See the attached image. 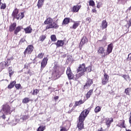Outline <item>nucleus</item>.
Wrapping results in <instances>:
<instances>
[{
	"label": "nucleus",
	"instance_id": "obj_1",
	"mask_svg": "<svg viewBox=\"0 0 131 131\" xmlns=\"http://www.w3.org/2000/svg\"><path fill=\"white\" fill-rule=\"evenodd\" d=\"M90 110L91 108H88V109L84 110L80 114L78 117V122L77 124V128L79 130H82L84 128V124L83 123L86 116L90 113Z\"/></svg>",
	"mask_w": 131,
	"mask_h": 131
},
{
	"label": "nucleus",
	"instance_id": "obj_2",
	"mask_svg": "<svg viewBox=\"0 0 131 131\" xmlns=\"http://www.w3.org/2000/svg\"><path fill=\"white\" fill-rule=\"evenodd\" d=\"M44 24L47 25L46 27L45 30H48L49 29H58L59 28V25L58 23L54 22L53 18L51 17L47 18L44 21Z\"/></svg>",
	"mask_w": 131,
	"mask_h": 131
},
{
	"label": "nucleus",
	"instance_id": "obj_3",
	"mask_svg": "<svg viewBox=\"0 0 131 131\" xmlns=\"http://www.w3.org/2000/svg\"><path fill=\"white\" fill-rule=\"evenodd\" d=\"M1 112L4 113L5 115H11L12 111H11V106L9 105V103L6 102L2 106Z\"/></svg>",
	"mask_w": 131,
	"mask_h": 131
},
{
	"label": "nucleus",
	"instance_id": "obj_4",
	"mask_svg": "<svg viewBox=\"0 0 131 131\" xmlns=\"http://www.w3.org/2000/svg\"><path fill=\"white\" fill-rule=\"evenodd\" d=\"M77 72L78 74L76 75V76L77 78L83 76V75H84V73L85 72V63L79 64L77 69Z\"/></svg>",
	"mask_w": 131,
	"mask_h": 131
},
{
	"label": "nucleus",
	"instance_id": "obj_5",
	"mask_svg": "<svg viewBox=\"0 0 131 131\" xmlns=\"http://www.w3.org/2000/svg\"><path fill=\"white\" fill-rule=\"evenodd\" d=\"M60 73V68L57 67H55L52 74V77L54 80H56V79H58V78H60V77H61Z\"/></svg>",
	"mask_w": 131,
	"mask_h": 131
},
{
	"label": "nucleus",
	"instance_id": "obj_6",
	"mask_svg": "<svg viewBox=\"0 0 131 131\" xmlns=\"http://www.w3.org/2000/svg\"><path fill=\"white\" fill-rule=\"evenodd\" d=\"M113 50V43H111L110 45L107 46V49H106V52L104 53L103 55H101V57L102 59H105L106 57V56H108V55H110V54H111L112 53V51Z\"/></svg>",
	"mask_w": 131,
	"mask_h": 131
},
{
	"label": "nucleus",
	"instance_id": "obj_7",
	"mask_svg": "<svg viewBox=\"0 0 131 131\" xmlns=\"http://www.w3.org/2000/svg\"><path fill=\"white\" fill-rule=\"evenodd\" d=\"M33 50H34V47L33 45H28L24 52V55L25 56H26V55H31V54H32V52H33Z\"/></svg>",
	"mask_w": 131,
	"mask_h": 131
},
{
	"label": "nucleus",
	"instance_id": "obj_8",
	"mask_svg": "<svg viewBox=\"0 0 131 131\" xmlns=\"http://www.w3.org/2000/svg\"><path fill=\"white\" fill-rule=\"evenodd\" d=\"M11 65V59H7L6 61H2L0 62V68L1 69H5L6 67H8Z\"/></svg>",
	"mask_w": 131,
	"mask_h": 131
},
{
	"label": "nucleus",
	"instance_id": "obj_9",
	"mask_svg": "<svg viewBox=\"0 0 131 131\" xmlns=\"http://www.w3.org/2000/svg\"><path fill=\"white\" fill-rule=\"evenodd\" d=\"M103 72H104L103 77L102 78V81L101 83L103 84V85H105V84H107L108 82H109V75L106 73V72L105 70H103Z\"/></svg>",
	"mask_w": 131,
	"mask_h": 131
},
{
	"label": "nucleus",
	"instance_id": "obj_10",
	"mask_svg": "<svg viewBox=\"0 0 131 131\" xmlns=\"http://www.w3.org/2000/svg\"><path fill=\"white\" fill-rule=\"evenodd\" d=\"M67 75H68V77L69 80H71L74 78V74L72 73V71L71 70V68L70 67H68L67 68Z\"/></svg>",
	"mask_w": 131,
	"mask_h": 131
},
{
	"label": "nucleus",
	"instance_id": "obj_11",
	"mask_svg": "<svg viewBox=\"0 0 131 131\" xmlns=\"http://www.w3.org/2000/svg\"><path fill=\"white\" fill-rule=\"evenodd\" d=\"M93 83H94V81H93V79L88 78L87 79V81H86L85 85H84V86L83 87V90H85L86 89H89V88H90L91 86V85H92V84H93Z\"/></svg>",
	"mask_w": 131,
	"mask_h": 131
},
{
	"label": "nucleus",
	"instance_id": "obj_12",
	"mask_svg": "<svg viewBox=\"0 0 131 131\" xmlns=\"http://www.w3.org/2000/svg\"><path fill=\"white\" fill-rule=\"evenodd\" d=\"M48 61H49V59L48 57H44L41 62V70H43V68L47 66V64H48Z\"/></svg>",
	"mask_w": 131,
	"mask_h": 131
},
{
	"label": "nucleus",
	"instance_id": "obj_13",
	"mask_svg": "<svg viewBox=\"0 0 131 131\" xmlns=\"http://www.w3.org/2000/svg\"><path fill=\"white\" fill-rule=\"evenodd\" d=\"M72 22L73 23H74L72 25V27H70V28L71 29H76V28H77V27H78V26H79V25H80V21H74V20H72V19H71Z\"/></svg>",
	"mask_w": 131,
	"mask_h": 131
},
{
	"label": "nucleus",
	"instance_id": "obj_14",
	"mask_svg": "<svg viewBox=\"0 0 131 131\" xmlns=\"http://www.w3.org/2000/svg\"><path fill=\"white\" fill-rule=\"evenodd\" d=\"M18 14H19V9H18L17 8H15L12 12L11 16L13 17V19H17Z\"/></svg>",
	"mask_w": 131,
	"mask_h": 131
},
{
	"label": "nucleus",
	"instance_id": "obj_15",
	"mask_svg": "<svg viewBox=\"0 0 131 131\" xmlns=\"http://www.w3.org/2000/svg\"><path fill=\"white\" fill-rule=\"evenodd\" d=\"M105 48L103 47L100 46L98 48L97 50V53L98 55H101L102 56L105 55L106 53H105Z\"/></svg>",
	"mask_w": 131,
	"mask_h": 131
},
{
	"label": "nucleus",
	"instance_id": "obj_16",
	"mask_svg": "<svg viewBox=\"0 0 131 131\" xmlns=\"http://www.w3.org/2000/svg\"><path fill=\"white\" fill-rule=\"evenodd\" d=\"M80 8H81V5H75L71 9V12L73 13H77L80 10Z\"/></svg>",
	"mask_w": 131,
	"mask_h": 131
},
{
	"label": "nucleus",
	"instance_id": "obj_17",
	"mask_svg": "<svg viewBox=\"0 0 131 131\" xmlns=\"http://www.w3.org/2000/svg\"><path fill=\"white\" fill-rule=\"evenodd\" d=\"M88 42H89V39H88V37H86V36H83L80 42V46L82 47V46L85 45V43H88Z\"/></svg>",
	"mask_w": 131,
	"mask_h": 131
},
{
	"label": "nucleus",
	"instance_id": "obj_18",
	"mask_svg": "<svg viewBox=\"0 0 131 131\" xmlns=\"http://www.w3.org/2000/svg\"><path fill=\"white\" fill-rule=\"evenodd\" d=\"M86 100H82V99L79 100L78 101H75V104L73 106V108H76L77 106H80V105L83 104L85 102Z\"/></svg>",
	"mask_w": 131,
	"mask_h": 131
},
{
	"label": "nucleus",
	"instance_id": "obj_19",
	"mask_svg": "<svg viewBox=\"0 0 131 131\" xmlns=\"http://www.w3.org/2000/svg\"><path fill=\"white\" fill-rule=\"evenodd\" d=\"M17 27V24L16 23H13L10 25L9 26V31L10 32H13L14 31L15 29Z\"/></svg>",
	"mask_w": 131,
	"mask_h": 131
},
{
	"label": "nucleus",
	"instance_id": "obj_20",
	"mask_svg": "<svg viewBox=\"0 0 131 131\" xmlns=\"http://www.w3.org/2000/svg\"><path fill=\"white\" fill-rule=\"evenodd\" d=\"M64 40H58L57 42L55 43V45L56 46L57 48H60V47H63L64 46Z\"/></svg>",
	"mask_w": 131,
	"mask_h": 131
},
{
	"label": "nucleus",
	"instance_id": "obj_21",
	"mask_svg": "<svg viewBox=\"0 0 131 131\" xmlns=\"http://www.w3.org/2000/svg\"><path fill=\"white\" fill-rule=\"evenodd\" d=\"M112 122H113V118L106 119L105 123H106L107 127H110V125H111Z\"/></svg>",
	"mask_w": 131,
	"mask_h": 131
},
{
	"label": "nucleus",
	"instance_id": "obj_22",
	"mask_svg": "<svg viewBox=\"0 0 131 131\" xmlns=\"http://www.w3.org/2000/svg\"><path fill=\"white\" fill-rule=\"evenodd\" d=\"M70 17H66L62 21V25H68V24L70 23Z\"/></svg>",
	"mask_w": 131,
	"mask_h": 131
},
{
	"label": "nucleus",
	"instance_id": "obj_23",
	"mask_svg": "<svg viewBox=\"0 0 131 131\" xmlns=\"http://www.w3.org/2000/svg\"><path fill=\"white\" fill-rule=\"evenodd\" d=\"M45 0H38L37 4V7H38V9L42 8V6H43Z\"/></svg>",
	"mask_w": 131,
	"mask_h": 131
},
{
	"label": "nucleus",
	"instance_id": "obj_24",
	"mask_svg": "<svg viewBox=\"0 0 131 131\" xmlns=\"http://www.w3.org/2000/svg\"><path fill=\"white\" fill-rule=\"evenodd\" d=\"M124 123H125V121L124 120H120L118 125L119 127L125 128V125H124Z\"/></svg>",
	"mask_w": 131,
	"mask_h": 131
},
{
	"label": "nucleus",
	"instance_id": "obj_25",
	"mask_svg": "<svg viewBox=\"0 0 131 131\" xmlns=\"http://www.w3.org/2000/svg\"><path fill=\"white\" fill-rule=\"evenodd\" d=\"M93 93H94V89H91L89 91V92H87L86 94V99L88 100V99H90L91 98V96H92Z\"/></svg>",
	"mask_w": 131,
	"mask_h": 131
},
{
	"label": "nucleus",
	"instance_id": "obj_26",
	"mask_svg": "<svg viewBox=\"0 0 131 131\" xmlns=\"http://www.w3.org/2000/svg\"><path fill=\"white\" fill-rule=\"evenodd\" d=\"M101 26L102 29H106V28H107V27H108V23H107V21L106 20H102L101 23Z\"/></svg>",
	"mask_w": 131,
	"mask_h": 131
},
{
	"label": "nucleus",
	"instance_id": "obj_27",
	"mask_svg": "<svg viewBox=\"0 0 131 131\" xmlns=\"http://www.w3.org/2000/svg\"><path fill=\"white\" fill-rule=\"evenodd\" d=\"M24 30L25 31V33H31L32 32V28H31V26H29L25 28Z\"/></svg>",
	"mask_w": 131,
	"mask_h": 131
},
{
	"label": "nucleus",
	"instance_id": "obj_28",
	"mask_svg": "<svg viewBox=\"0 0 131 131\" xmlns=\"http://www.w3.org/2000/svg\"><path fill=\"white\" fill-rule=\"evenodd\" d=\"M21 29H22V27L21 26H17L16 28H15L14 33L15 35H17L18 33L21 31Z\"/></svg>",
	"mask_w": 131,
	"mask_h": 131
},
{
	"label": "nucleus",
	"instance_id": "obj_29",
	"mask_svg": "<svg viewBox=\"0 0 131 131\" xmlns=\"http://www.w3.org/2000/svg\"><path fill=\"white\" fill-rule=\"evenodd\" d=\"M16 84V81H13L10 82V83L8 85L7 88L9 89V90H11L15 86Z\"/></svg>",
	"mask_w": 131,
	"mask_h": 131
},
{
	"label": "nucleus",
	"instance_id": "obj_30",
	"mask_svg": "<svg viewBox=\"0 0 131 131\" xmlns=\"http://www.w3.org/2000/svg\"><path fill=\"white\" fill-rule=\"evenodd\" d=\"M17 15V17L16 18V20H21V19H23L24 17H25V15H24V12H21L18 13Z\"/></svg>",
	"mask_w": 131,
	"mask_h": 131
},
{
	"label": "nucleus",
	"instance_id": "obj_31",
	"mask_svg": "<svg viewBox=\"0 0 131 131\" xmlns=\"http://www.w3.org/2000/svg\"><path fill=\"white\" fill-rule=\"evenodd\" d=\"M8 72L9 73V77H12V75L14 74V71H13V68L12 67H9L8 68Z\"/></svg>",
	"mask_w": 131,
	"mask_h": 131
},
{
	"label": "nucleus",
	"instance_id": "obj_32",
	"mask_svg": "<svg viewBox=\"0 0 131 131\" xmlns=\"http://www.w3.org/2000/svg\"><path fill=\"white\" fill-rule=\"evenodd\" d=\"M30 101H31V99H29L28 97H26L23 99L22 103L24 104H27L28 103H29Z\"/></svg>",
	"mask_w": 131,
	"mask_h": 131
},
{
	"label": "nucleus",
	"instance_id": "obj_33",
	"mask_svg": "<svg viewBox=\"0 0 131 131\" xmlns=\"http://www.w3.org/2000/svg\"><path fill=\"white\" fill-rule=\"evenodd\" d=\"M101 107H100L99 106H96L95 109H94V112L95 113H99V112H100V111H101Z\"/></svg>",
	"mask_w": 131,
	"mask_h": 131
},
{
	"label": "nucleus",
	"instance_id": "obj_34",
	"mask_svg": "<svg viewBox=\"0 0 131 131\" xmlns=\"http://www.w3.org/2000/svg\"><path fill=\"white\" fill-rule=\"evenodd\" d=\"M46 129V126L41 125L37 128V131H43Z\"/></svg>",
	"mask_w": 131,
	"mask_h": 131
},
{
	"label": "nucleus",
	"instance_id": "obj_35",
	"mask_svg": "<svg viewBox=\"0 0 131 131\" xmlns=\"http://www.w3.org/2000/svg\"><path fill=\"white\" fill-rule=\"evenodd\" d=\"M130 91H131V89L129 88H128L125 89L124 93L126 94V95H127L128 96H129Z\"/></svg>",
	"mask_w": 131,
	"mask_h": 131
},
{
	"label": "nucleus",
	"instance_id": "obj_36",
	"mask_svg": "<svg viewBox=\"0 0 131 131\" xmlns=\"http://www.w3.org/2000/svg\"><path fill=\"white\" fill-rule=\"evenodd\" d=\"M6 8H7V4L2 3L0 6V9H1L2 10H5Z\"/></svg>",
	"mask_w": 131,
	"mask_h": 131
},
{
	"label": "nucleus",
	"instance_id": "obj_37",
	"mask_svg": "<svg viewBox=\"0 0 131 131\" xmlns=\"http://www.w3.org/2000/svg\"><path fill=\"white\" fill-rule=\"evenodd\" d=\"M89 6H90L91 7H95V6H96V4L95 3V1H94V0H90L89 1Z\"/></svg>",
	"mask_w": 131,
	"mask_h": 131
},
{
	"label": "nucleus",
	"instance_id": "obj_38",
	"mask_svg": "<svg viewBox=\"0 0 131 131\" xmlns=\"http://www.w3.org/2000/svg\"><path fill=\"white\" fill-rule=\"evenodd\" d=\"M39 93V90L38 89H34L33 90V92L32 93L33 96H37V94Z\"/></svg>",
	"mask_w": 131,
	"mask_h": 131
},
{
	"label": "nucleus",
	"instance_id": "obj_39",
	"mask_svg": "<svg viewBox=\"0 0 131 131\" xmlns=\"http://www.w3.org/2000/svg\"><path fill=\"white\" fill-rule=\"evenodd\" d=\"M51 39L52 41H57V37L56 35H52L51 36Z\"/></svg>",
	"mask_w": 131,
	"mask_h": 131
},
{
	"label": "nucleus",
	"instance_id": "obj_40",
	"mask_svg": "<svg viewBox=\"0 0 131 131\" xmlns=\"http://www.w3.org/2000/svg\"><path fill=\"white\" fill-rule=\"evenodd\" d=\"M47 38V35H42L39 37L40 41H43Z\"/></svg>",
	"mask_w": 131,
	"mask_h": 131
},
{
	"label": "nucleus",
	"instance_id": "obj_41",
	"mask_svg": "<svg viewBox=\"0 0 131 131\" xmlns=\"http://www.w3.org/2000/svg\"><path fill=\"white\" fill-rule=\"evenodd\" d=\"M85 72H91L92 71V67L89 66L85 68Z\"/></svg>",
	"mask_w": 131,
	"mask_h": 131
},
{
	"label": "nucleus",
	"instance_id": "obj_42",
	"mask_svg": "<svg viewBox=\"0 0 131 131\" xmlns=\"http://www.w3.org/2000/svg\"><path fill=\"white\" fill-rule=\"evenodd\" d=\"M43 56H45V53H41L38 54L37 57L38 59H42V58H43Z\"/></svg>",
	"mask_w": 131,
	"mask_h": 131
},
{
	"label": "nucleus",
	"instance_id": "obj_43",
	"mask_svg": "<svg viewBox=\"0 0 131 131\" xmlns=\"http://www.w3.org/2000/svg\"><path fill=\"white\" fill-rule=\"evenodd\" d=\"M28 118H29V115H25V116H23L22 117L23 120H26L28 119Z\"/></svg>",
	"mask_w": 131,
	"mask_h": 131
},
{
	"label": "nucleus",
	"instance_id": "obj_44",
	"mask_svg": "<svg viewBox=\"0 0 131 131\" xmlns=\"http://www.w3.org/2000/svg\"><path fill=\"white\" fill-rule=\"evenodd\" d=\"M122 77L125 80L129 79V76L128 75H123Z\"/></svg>",
	"mask_w": 131,
	"mask_h": 131
},
{
	"label": "nucleus",
	"instance_id": "obj_45",
	"mask_svg": "<svg viewBox=\"0 0 131 131\" xmlns=\"http://www.w3.org/2000/svg\"><path fill=\"white\" fill-rule=\"evenodd\" d=\"M23 42H25V38H23L20 39V40L19 41V45H22Z\"/></svg>",
	"mask_w": 131,
	"mask_h": 131
},
{
	"label": "nucleus",
	"instance_id": "obj_46",
	"mask_svg": "<svg viewBox=\"0 0 131 131\" xmlns=\"http://www.w3.org/2000/svg\"><path fill=\"white\" fill-rule=\"evenodd\" d=\"M15 88L16 90H19V89H20V88H21V84H20V83L19 84H15Z\"/></svg>",
	"mask_w": 131,
	"mask_h": 131
},
{
	"label": "nucleus",
	"instance_id": "obj_47",
	"mask_svg": "<svg viewBox=\"0 0 131 131\" xmlns=\"http://www.w3.org/2000/svg\"><path fill=\"white\" fill-rule=\"evenodd\" d=\"M60 131H67V128L65 127L60 126Z\"/></svg>",
	"mask_w": 131,
	"mask_h": 131
},
{
	"label": "nucleus",
	"instance_id": "obj_48",
	"mask_svg": "<svg viewBox=\"0 0 131 131\" xmlns=\"http://www.w3.org/2000/svg\"><path fill=\"white\" fill-rule=\"evenodd\" d=\"M127 24H128V28H129V27H130L131 26V18H130L128 21Z\"/></svg>",
	"mask_w": 131,
	"mask_h": 131
},
{
	"label": "nucleus",
	"instance_id": "obj_49",
	"mask_svg": "<svg viewBox=\"0 0 131 131\" xmlns=\"http://www.w3.org/2000/svg\"><path fill=\"white\" fill-rule=\"evenodd\" d=\"M86 20L88 21L89 23H91V22H92V18H91L90 17H88L86 18Z\"/></svg>",
	"mask_w": 131,
	"mask_h": 131
},
{
	"label": "nucleus",
	"instance_id": "obj_50",
	"mask_svg": "<svg viewBox=\"0 0 131 131\" xmlns=\"http://www.w3.org/2000/svg\"><path fill=\"white\" fill-rule=\"evenodd\" d=\"M126 60L127 61H131V55H129V54L128 55Z\"/></svg>",
	"mask_w": 131,
	"mask_h": 131
},
{
	"label": "nucleus",
	"instance_id": "obj_51",
	"mask_svg": "<svg viewBox=\"0 0 131 131\" xmlns=\"http://www.w3.org/2000/svg\"><path fill=\"white\" fill-rule=\"evenodd\" d=\"M1 118L3 119H6V114L5 113H3V115L1 116Z\"/></svg>",
	"mask_w": 131,
	"mask_h": 131
},
{
	"label": "nucleus",
	"instance_id": "obj_52",
	"mask_svg": "<svg viewBox=\"0 0 131 131\" xmlns=\"http://www.w3.org/2000/svg\"><path fill=\"white\" fill-rule=\"evenodd\" d=\"M92 13H95L96 14H97V9H96V8L92 9Z\"/></svg>",
	"mask_w": 131,
	"mask_h": 131
},
{
	"label": "nucleus",
	"instance_id": "obj_53",
	"mask_svg": "<svg viewBox=\"0 0 131 131\" xmlns=\"http://www.w3.org/2000/svg\"><path fill=\"white\" fill-rule=\"evenodd\" d=\"M97 8H98V9H100V8H101V5H100V3H98L97 4Z\"/></svg>",
	"mask_w": 131,
	"mask_h": 131
},
{
	"label": "nucleus",
	"instance_id": "obj_54",
	"mask_svg": "<svg viewBox=\"0 0 131 131\" xmlns=\"http://www.w3.org/2000/svg\"><path fill=\"white\" fill-rule=\"evenodd\" d=\"M74 109H75V108L73 107L72 108L71 110H70L69 112H68V113H71V112H72V111H74Z\"/></svg>",
	"mask_w": 131,
	"mask_h": 131
},
{
	"label": "nucleus",
	"instance_id": "obj_55",
	"mask_svg": "<svg viewBox=\"0 0 131 131\" xmlns=\"http://www.w3.org/2000/svg\"><path fill=\"white\" fill-rule=\"evenodd\" d=\"M54 99L55 101H57V100H58L59 99V96H55L54 97Z\"/></svg>",
	"mask_w": 131,
	"mask_h": 131
},
{
	"label": "nucleus",
	"instance_id": "obj_56",
	"mask_svg": "<svg viewBox=\"0 0 131 131\" xmlns=\"http://www.w3.org/2000/svg\"><path fill=\"white\" fill-rule=\"evenodd\" d=\"M130 116L129 118V122L130 124H131V112H130Z\"/></svg>",
	"mask_w": 131,
	"mask_h": 131
},
{
	"label": "nucleus",
	"instance_id": "obj_57",
	"mask_svg": "<svg viewBox=\"0 0 131 131\" xmlns=\"http://www.w3.org/2000/svg\"><path fill=\"white\" fill-rule=\"evenodd\" d=\"M72 106H73V103H71L69 104V107H72Z\"/></svg>",
	"mask_w": 131,
	"mask_h": 131
},
{
	"label": "nucleus",
	"instance_id": "obj_58",
	"mask_svg": "<svg viewBox=\"0 0 131 131\" xmlns=\"http://www.w3.org/2000/svg\"><path fill=\"white\" fill-rule=\"evenodd\" d=\"M66 54H63V55L61 56L62 58H66Z\"/></svg>",
	"mask_w": 131,
	"mask_h": 131
},
{
	"label": "nucleus",
	"instance_id": "obj_59",
	"mask_svg": "<svg viewBox=\"0 0 131 131\" xmlns=\"http://www.w3.org/2000/svg\"><path fill=\"white\" fill-rule=\"evenodd\" d=\"M51 89V86H49V88H48V90H50V89Z\"/></svg>",
	"mask_w": 131,
	"mask_h": 131
},
{
	"label": "nucleus",
	"instance_id": "obj_60",
	"mask_svg": "<svg viewBox=\"0 0 131 131\" xmlns=\"http://www.w3.org/2000/svg\"><path fill=\"white\" fill-rule=\"evenodd\" d=\"M126 131H131L130 129H127V130H126Z\"/></svg>",
	"mask_w": 131,
	"mask_h": 131
},
{
	"label": "nucleus",
	"instance_id": "obj_61",
	"mask_svg": "<svg viewBox=\"0 0 131 131\" xmlns=\"http://www.w3.org/2000/svg\"><path fill=\"white\" fill-rule=\"evenodd\" d=\"M99 41H102V40H99Z\"/></svg>",
	"mask_w": 131,
	"mask_h": 131
},
{
	"label": "nucleus",
	"instance_id": "obj_62",
	"mask_svg": "<svg viewBox=\"0 0 131 131\" xmlns=\"http://www.w3.org/2000/svg\"><path fill=\"white\" fill-rule=\"evenodd\" d=\"M99 131H101V130H99Z\"/></svg>",
	"mask_w": 131,
	"mask_h": 131
}]
</instances>
